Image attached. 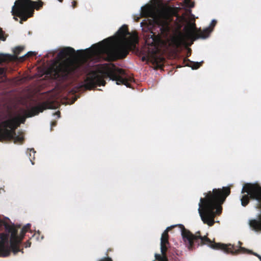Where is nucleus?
<instances>
[{"instance_id":"aec40b11","label":"nucleus","mask_w":261,"mask_h":261,"mask_svg":"<svg viewBox=\"0 0 261 261\" xmlns=\"http://www.w3.org/2000/svg\"><path fill=\"white\" fill-rule=\"evenodd\" d=\"M97 261H113L112 259L108 256L99 259Z\"/></svg>"},{"instance_id":"2eb2a0df","label":"nucleus","mask_w":261,"mask_h":261,"mask_svg":"<svg viewBox=\"0 0 261 261\" xmlns=\"http://www.w3.org/2000/svg\"><path fill=\"white\" fill-rule=\"evenodd\" d=\"M169 245V240H161V253L167 252L168 246Z\"/></svg>"},{"instance_id":"c756f323","label":"nucleus","mask_w":261,"mask_h":261,"mask_svg":"<svg viewBox=\"0 0 261 261\" xmlns=\"http://www.w3.org/2000/svg\"><path fill=\"white\" fill-rule=\"evenodd\" d=\"M57 125V122L56 121L51 122V127L55 126Z\"/></svg>"},{"instance_id":"f704fd0d","label":"nucleus","mask_w":261,"mask_h":261,"mask_svg":"<svg viewBox=\"0 0 261 261\" xmlns=\"http://www.w3.org/2000/svg\"><path fill=\"white\" fill-rule=\"evenodd\" d=\"M31 156H33V154H31ZM32 159H33V157H32V156L30 157V161L32 162V164H33L34 163L32 162Z\"/></svg>"},{"instance_id":"7c9ffc66","label":"nucleus","mask_w":261,"mask_h":261,"mask_svg":"<svg viewBox=\"0 0 261 261\" xmlns=\"http://www.w3.org/2000/svg\"><path fill=\"white\" fill-rule=\"evenodd\" d=\"M54 115H58V117H60V111H57L56 112Z\"/></svg>"},{"instance_id":"b1692460","label":"nucleus","mask_w":261,"mask_h":261,"mask_svg":"<svg viewBox=\"0 0 261 261\" xmlns=\"http://www.w3.org/2000/svg\"><path fill=\"white\" fill-rule=\"evenodd\" d=\"M30 156H31V153L32 152L33 153V159H34V158H35L34 155H35V153H36V151H35L34 149V148L30 149Z\"/></svg>"},{"instance_id":"1a4fd4ad","label":"nucleus","mask_w":261,"mask_h":261,"mask_svg":"<svg viewBox=\"0 0 261 261\" xmlns=\"http://www.w3.org/2000/svg\"><path fill=\"white\" fill-rule=\"evenodd\" d=\"M43 2L41 0L36 2L31 0H16L14 5L12 7L11 13L14 16V19L18 20L15 17L20 18V23L25 21L27 19L33 16L34 9L40 10L43 6Z\"/></svg>"},{"instance_id":"473e14b6","label":"nucleus","mask_w":261,"mask_h":261,"mask_svg":"<svg viewBox=\"0 0 261 261\" xmlns=\"http://www.w3.org/2000/svg\"><path fill=\"white\" fill-rule=\"evenodd\" d=\"M67 74H68L71 72L72 70H70V69L67 68Z\"/></svg>"},{"instance_id":"f3484780","label":"nucleus","mask_w":261,"mask_h":261,"mask_svg":"<svg viewBox=\"0 0 261 261\" xmlns=\"http://www.w3.org/2000/svg\"><path fill=\"white\" fill-rule=\"evenodd\" d=\"M174 226H172L174 227ZM172 227H168L163 232L161 240H169L168 232L171 229Z\"/></svg>"},{"instance_id":"bb28decb","label":"nucleus","mask_w":261,"mask_h":261,"mask_svg":"<svg viewBox=\"0 0 261 261\" xmlns=\"http://www.w3.org/2000/svg\"><path fill=\"white\" fill-rule=\"evenodd\" d=\"M77 2L75 1H73L72 2V8H76V6H77Z\"/></svg>"},{"instance_id":"4468645a","label":"nucleus","mask_w":261,"mask_h":261,"mask_svg":"<svg viewBox=\"0 0 261 261\" xmlns=\"http://www.w3.org/2000/svg\"><path fill=\"white\" fill-rule=\"evenodd\" d=\"M203 63V61L200 62H194L188 61V63L186 64V65L191 67L192 69H197L202 66Z\"/></svg>"},{"instance_id":"a211bd4d","label":"nucleus","mask_w":261,"mask_h":261,"mask_svg":"<svg viewBox=\"0 0 261 261\" xmlns=\"http://www.w3.org/2000/svg\"><path fill=\"white\" fill-rule=\"evenodd\" d=\"M31 228V224H27L26 225L23 226L21 229V233L22 234L23 236L24 237L25 235V233L29 231V230Z\"/></svg>"},{"instance_id":"58836bf2","label":"nucleus","mask_w":261,"mask_h":261,"mask_svg":"<svg viewBox=\"0 0 261 261\" xmlns=\"http://www.w3.org/2000/svg\"><path fill=\"white\" fill-rule=\"evenodd\" d=\"M259 260L261 261V257H259Z\"/></svg>"},{"instance_id":"dca6fc26","label":"nucleus","mask_w":261,"mask_h":261,"mask_svg":"<svg viewBox=\"0 0 261 261\" xmlns=\"http://www.w3.org/2000/svg\"><path fill=\"white\" fill-rule=\"evenodd\" d=\"M155 259L158 261H168V259L167 258L166 252L162 253V255L159 254H155Z\"/></svg>"},{"instance_id":"9b49d317","label":"nucleus","mask_w":261,"mask_h":261,"mask_svg":"<svg viewBox=\"0 0 261 261\" xmlns=\"http://www.w3.org/2000/svg\"><path fill=\"white\" fill-rule=\"evenodd\" d=\"M241 204L246 206L249 202L250 199L256 200L258 202V207H261V187L258 184L246 183L242 188Z\"/></svg>"},{"instance_id":"39448f33","label":"nucleus","mask_w":261,"mask_h":261,"mask_svg":"<svg viewBox=\"0 0 261 261\" xmlns=\"http://www.w3.org/2000/svg\"><path fill=\"white\" fill-rule=\"evenodd\" d=\"M139 42L137 32H130L128 25L123 24L113 36L86 49H139Z\"/></svg>"},{"instance_id":"9d476101","label":"nucleus","mask_w":261,"mask_h":261,"mask_svg":"<svg viewBox=\"0 0 261 261\" xmlns=\"http://www.w3.org/2000/svg\"><path fill=\"white\" fill-rule=\"evenodd\" d=\"M4 128L0 127V141L5 140H14L15 143H22L24 136L22 133L19 135H16V129L20 125L17 118H11L2 123Z\"/></svg>"},{"instance_id":"7ed1b4c3","label":"nucleus","mask_w":261,"mask_h":261,"mask_svg":"<svg viewBox=\"0 0 261 261\" xmlns=\"http://www.w3.org/2000/svg\"><path fill=\"white\" fill-rule=\"evenodd\" d=\"M182 18L178 22H175L176 27L170 36L168 41L169 44L175 49H191L189 47L193 42L199 39H204L208 38L213 31L217 21L213 20L210 25L203 30L197 29L195 22L189 21L184 27L183 32L181 28L184 23Z\"/></svg>"},{"instance_id":"f257e3e1","label":"nucleus","mask_w":261,"mask_h":261,"mask_svg":"<svg viewBox=\"0 0 261 261\" xmlns=\"http://www.w3.org/2000/svg\"><path fill=\"white\" fill-rule=\"evenodd\" d=\"M58 56L63 58L67 51L75 53L76 50H60ZM167 50H76V52L89 51L95 54L98 61L105 60L113 61L117 59L124 58L128 54L129 51H132L138 56L142 61L146 62L147 64L151 63L155 69L162 68L164 65L165 58V51Z\"/></svg>"},{"instance_id":"a878e982","label":"nucleus","mask_w":261,"mask_h":261,"mask_svg":"<svg viewBox=\"0 0 261 261\" xmlns=\"http://www.w3.org/2000/svg\"><path fill=\"white\" fill-rule=\"evenodd\" d=\"M31 242L29 240H28L25 243V248L30 247L31 246Z\"/></svg>"},{"instance_id":"393cba45","label":"nucleus","mask_w":261,"mask_h":261,"mask_svg":"<svg viewBox=\"0 0 261 261\" xmlns=\"http://www.w3.org/2000/svg\"><path fill=\"white\" fill-rule=\"evenodd\" d=\"M6 61L5 57L3 55H0V63L4 62Z\"/></svg>"},{"instance_id":"6ab92c4d","label":"nucleus","mask_w":261,"mask_h":261,"mask_svg":"<svg viewBox=\"0 0 261 261\" xmlns=\"http://www.w3.org/2000/svg\"><path fill=\"white\" fill-rule=\"evenodd\" d=\"M185 2L187 6H188L189 7L193 8L194 6V2H191L190 0H185Z\"/></svg>"},{"instance_id":"4be33fe9","label":"nucleus","mask_w":261,"mask_h":261,"mask_svg":"<svg viewBox=\"0 0 261 261\" xmlns=\"http://www.w3.org/2000/svg\"><path fill=\"white\" fill-rule=\"evenodd\" d=\"M246 253H251L252 254H253L254 255L257 256L259 259V257H261L260 255H259V254H258L257 253H254L251 250H248V251H247Z\"/></svg>"},{"instance_id":"f8f14e48","label":"nucleus","mask_w":261,"mask_h":261,"mask_svg":"<svg viewBox=\"0 0 261 261\" xmlns=\"http://www.w3.org/2000/svg\"><path fill=\"white\" fill-rule=\"evenodd\" d=\"M53 108V103L49 101H44L40 103L37 106L33 107L31 108L30 110L25 111V115L19 116L18 117H14L17 118L18 122L20 123H24L25 121V119L27 117H31L34 116L38 115L40 112H42L44 110L48 109H52Z\"/></svg>"},{"instance_id":"0eeeda50","label":"nucleus","mask_w":261,"mask_h":261,"mask_svg":"<svg viewBox=\"0 0 261 261\" xmlns=\"http://www.w3.org/2000/svg\"><path fill=\"white\" fill-rule=\"evenodd\" d=\"M144 13L153 18V29L151 33V42H148L150 45L154 46L153 49H159L156 47L161 37H167L172 30L171 17L167 14L154 13L151 9L147 7L143 10Z\"/></svg>"},{"instance_id":"6e6552de","label":"nucleus","mask_w":261,"mask_h":261,"mask_svg":"<svg viewBox=\"0 0 261 261\" xmlns=\"http://www.w3.org/2000/svg\"><path fill=\"white\" fill-rule=\"evenodd\" d=\"M6 228L11 233L10 239V246L8 245L6 237L3 234H0V257L8 256L12 251L14 254H16L18 252L23 253L22 249H20V245L23 239L21 232L20 236L18 235V230L14 225H8Z\"/></svg>"},{"instance_id":"72a5a7b5","label":"nucleus","mask_w":261,"mask_h":261,"mask_svg":"<svg viewBox=\"0 0 261 261\" xmlns=\"http://www.w3.org/2000/svg\"><path fill=\"white\" fill-rule=\"evenodd\" d=\"M22 50H18V49H17V50H13L14 51V53L16 54L17 53V51H21Z\"/></svg>"},{"instance_id":"4c0bfd02","label":"nucleus","mask_w":261,"mask_h":261,"mask_svg":"<svg viewBox=\"0 0 261 261\" xmlns=\"http://www.w3.org/2000/svg\"><path fill=\"white\" fill-rule=\"evenodd\" d=\"M60 2L62 3L63 0H58Z\"/></svg>"},{"instance_id":"2f4dec72","label":"nucleus","mask_w":261,"mask_h":261,"mask_svg":"<svg viewBox=\"0 0 261 261\" xmlns=\"http://www.w3.org/2000/svg\"><path fill=\"white\" fill-rule=\"evenodd\" d=\"M171 50L173 51V53L177 54L178 53V51H179V50L174 49V50Z\"/></svg>"},{"instance_id":"cd10ccee","label":"nucleus","mask_w":261,"mask_h":261,"mask_svg":"<svg viewBox=\"0 0 261 261\" xmlns=\"http://www.w3.org/2000/svg\"><path fill=\"white\" fill-rule=\"evenodd\" d=\"M24 48H25L24 46L19 45V46H15L13 49H24Z\"/></svg>"},{"instance_id":"c85d7f7f","label":"nucleus","mask_w":261,"mask_h":261,"mask_svg":"<svg viewBox=\"0 0 261 261\" xmlns=\"http://www.w3.org/2000/svg\"><path fill=\"white\" fill-rule=\"evenodd\" d=\"M58 49H74V48L71 47L67 46V47H60L58 48Z\"/></svg>"},{"instance_id":"c9c22d12","label":"nucleus","mask_w":261,"mask_h":261,"mask_svg":"<svg viewBox=\"0 0 261 261\" xmlns=\"http://www.w3.org/2000/svg\"><path fill=\"white\" fill-rule=\"evenodd\" d=\"M188 51V53H189L190 54H191V51L192 50H190V49H189V50H187Z\"/></svg>"},{"instance_id":"423d86ee","label":"nucleus","mask_w":261,"mask_h":261,"mask_svg":"<svg viewBox=\"0 0 261 261\" xmlns=\"http://www.w3.org/2000/svg\"><path fill=\"white\" fill-rule=\"evenodd\" d=\"M181 229V236L186 246L189 250L194 249L196 247L207 245L214 249L222 250L226 253L235 255L239 253H245L248 249L241 246L242 243L238 242V249L231 244H224L212 241L207 236L202 237L200 231H197L195 234L187 229L183 225H178Z\"/></svg>"},{"instance_id":"e433bc0d","label":"nucleus","mask_w":261,"mask_h":261,"mask_svg":"<svg viewBox=\"0 0 261 261\" xmlns=\"http://www.w3.org/2000/svg\"><path fill=\"white\" fill-rule=\"evenodd\" d=\"M32 34V33L31 32H30V31L29 32V35H31Z\"/></svg>"},{"instance_id":"5701e85b","label":"nucleus","mask_w":261,"mask_h":261,"mask_svg":"<svg viewBox=\"0 0 261 261\" xmlns=\"http://www.w3.org/2000/svg\"><path fill=\"white\" fill-rule=\"evenodd\" d=\"M0 75H5V70L4 68H0Z\"/></svg>"},{"instance_id":"412c9836","label":"nucleus","mask_w":261,"mask_h":261,"mask_svg":"<svg viewBox=\"0 0 261 261\" xmlns=\"http://www.w3.org/2000/svg\"><path fill=\"white\" fill-rule=\"evenodd\" d=\"M36 55V53L34 51H29L26 55L25 57H29L31 56H34Z\"/></svg>"},{"instance_id":"ddd939ff","label":"nucleus","mask_w":261,"mask_h":261,"mask_svg":"<svg viewBox=\"0 0 261 261\" xmlns=\"http://www.w3.org/2000/svg\"><path fill=\"white\" fill-rule=\"evenodd\" d=\"M250 225L256 231L261 230V217L259 220H251L250 222Z\"/></svg>"},{"instance_id":"20e7f679","label":"nucleus","mask_w":261,"mask_h":261,"mask_svg":"<svg viewBox=\"0 0 261 261\" xmlns=\"http://www.w3.org/2000/svg\"><path fill=\"white\" fill-rule=\"evenodd\" d=\"M230 194V188L227 187L214 189L212 192L204 194L205 197L200 199L198 212L204 224L210 226L214 224L215 216L221 214L222 204Z\"/></svg>"},{"instance_id":"f03ea898","label":"nucleus","mask_w":261,"mask_h":261,"mask_svg":"<svg viewBox=\"0 0 261 261\" xmlns=\"http://www.w3.org/2000/svg\"><path fill=\"white\" fill-rule=\"evenodd\" d=\"M96 70L91 71L80 86L86 90H91L97 86H105V78L116 81L117 85H124L130 88V83L135 81L133 76L125 71L116 66L113 63L99 64L96 65Z\"/></svg>"}]
</instances>
